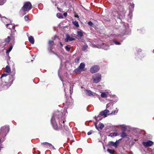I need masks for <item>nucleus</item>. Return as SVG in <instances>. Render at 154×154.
Instances as JSON below:
<instances>
[{"mask_svg": "<svg viewBox=\"0 0 154 154\" xmlns=\"http://www.w3.org/2000/svg\"><path fill=\"white\" fill-rule=\"evenodd\" d=\"M10 41V37L8 36L7 38H6L4 42L5 43V44H4V45H5L6 44H8L9 43ZM3 43H4V42L3 41H2Z\"/></svg>", "mask_w": 154, "mask_h": 154, "instance_id": "obj_21", "label": "nucleus"}, {"mask_svg": "<svg viewBox=\"0 0 154 154\" xmlns=\"http://www.w3.org/2000/svg\"><path fill=\"white\" fill-rule=\"evenodd\" d=\"M67 13L66 12H65V13H64L63 14V15L65 16V17H66L67 15Z\"/></svg>", "mask_w": 154, "mask_h": 154, "instance_id": "obj_47", "label": "nucleus"}, {"mask_svg": "<svg viewBox=\"0 0 154 154\" xmlns=\"http://www.w3.org/2000/svg\"><path fill=\"white\" fill-rule=\"evenodd\" d=\"M99 69V67L98 65H96L92 66L90 71L91 73H94L98 72Z\"/></svg>", "mask_w": 154, "mask_h": 154, "instance_id": "obj_9", "label": "nucleus"}, {"mask_svg": "<svg viewBox=\"0 0 154 154\" xmlns=\"http://www.w3.org/2000/svg\"><path fill=\"white\" fill-rule=\"evenodd\" d=\"M107 151L111 154H112L114 152V150H112L109 149H108L107 150Z\"/></svg>", "mask_w": 154, "mask_h": 154, "instance_id": "obj_34", "label": "nucleus"}, {"mask_svg": "<svg viewBox=\"0 0 154 154\" xmlns=\"http://www.w3.org/2000/svg\"><path fill=\"white\" fill-rule=\"evenodd\" d=\"M75 17H77V18H79V16L77 14H75Z\"/></svg>", "mask_w": 154, "mask_h": 154, "instance_id": "obj_46", "label": "nucleus"}, {"mask_svg": "<svg viewBox=\"0 0 154 154\" xmlns=\"http://www.w3.org/2000/svg\"><path fill=\"white\" fill-rule=\"evenodd\" d=\"M7 26V27L10 29H13V31H11L12 34L14 35V33L16 31V30H14L15 27L14 24H12L11 22V23H10L9 25L8 26Z\"/></svg>", "mask_w": 154, "mask_h": 154, "instance_id": "obj_13", "label": "nucleus"}, {"mask_svg": "<svg viewBox=\"0 0 154 154\" xmlns=\"http://www.w3.org/2000/svg\"><path fill=\"white\" fill-rule=\"evenodd\" d=\"M118 109L116 108V110L113 111L110 114V115H114L115 114V113H117L118 112Z\"/></svg>", "mask_w": 154, "mask_h": 154, "instance_id": "obj_31", "label": "nucleus"}, {"mask_svg": "<svg viewBox=\"0 0 154 154\" xmlns=\"http://www.w3.org/2000/svg\"><path fill=\"white\" fill-rule=\"evenodd\" d=\"M85 91L86 94L89 96H94L95 95V94H96L95 93H93V92L90 90H86Z\"/></svg>", "mask_w": 154, "mask_h": 154, "instance_id": "obj_18", "label": "nucleus"}, {"mask_svg": "<svg viewBox=\"0 0 154 154\" xmlns=\"http://www.w3.org/2000/svg\"><path fill=\"white\" fill-rule=\"evenodd\" d=\"M78 35L80 37H82L83 35V34L82 30L78 31L77 32Z\"/></svg>", "mask_w": 154, "mask_h": 154, "instance_id": "obj_25", "label": "nucleus"}, {"mask_svg": "<svg viewBox=\"0 0 154 154\" xmlns=\"http://www.w3.org/2000/svg\"><path fill=\"white\" fill-rule=\"evenodd\" d=\"M93 132H94L92 130H91L90 131H89L88 133L87 134H88V135H90Z\"/></svg>", "mask_w": 154, "mask_h": 154, "instance_id": "obj_40", "label": "nucleus"}, {"mask_svg": "<svg viewBox=\"0 0 154 154\" xmlns=\"http://www.w3.org/2000/svg\"><path fill=\"white\" fill-rule=\"evenodd\" d=\"M85 65L84 63H81L79 66L74 70V72L75 73H78L84 71L83 69L85 68Z\"/></svg>", "mask_w": 154, "mask_h": 154, "instance_id": "obj_6", "label": "nucleus"}, {"mask_svg": "<svg viewBox=\"0 0 154 154\" xmlns=\"http://www.w3.org/2000/svg\"><path fill=\"white\" fill-rule=\"evenodd\" d=\"M42 144L44 145L45 147H47L48 149H55L54 147L50 143L47 142H45L42 143Z\"/></svg>", "mask_w": 154, "mask_h": 154, "instance_id": "obj_12", "label": "nucleus"}, {"mask_svg": "<svg viewBox=\"0 0 154 154\" xmlns=\"http://www.w3.org/2000/svg\"><path fill=\"white\" fill-rule=\"evenodd\" d=\"M134 3H130V12L129 14L132 15V11L133 10L134 8Z\"/></svg>", "mask_w": 154, "mask_h": 154, "instance_id": "obj_17", "label": "nucleus"}, {"mask_svg": "<svg viewBox=\"0 0 154 154\" xmlns=\"http://www.w3.org/2000/svg\"><path fill=\"white\" fill-rule=\"evenodd\" d=\"M137 140H137H136V139H135V140H135V141H136V140Z\"/></svg>", "mask_w": 154, "mask_h": 154, "instance_id": "obj_52", "label": "nucleus"}, {"mask_svg": "<svg viewBox=\"0 0 154 154\" xmlns=\"http://www.w3.org/2000/svg\"><path fill=\"white\" fill-rule=\"evenodd\" d=\"M92 79L94 83H97L100 82L101 79V75L100 74L97 73L93 75Z\"/></svg>", "mask_w": 154, "mask_h": 154, "instance_id": "obj_3", "label": "nucleus"}, {"mask_svg": "<svg viewBox=\"0 0 154 154\" xmlns=\"http://www.w3.org/2000/svg\"><path fill=\"white\" fill-rule=\"evenodd\" d=\"M117 134L116 132L112 133H110L109 136L112 137L116 136L117 135Z\"/></svg>", "mask_w": 154, "mask_h": 154, "instance_id": "obj_27", "label": "nucleus"}, {"mask_svg": "<svg viewBox=\"0 0 154 154\" xmlns=\"http://www.w3.org/2000/svg\"><path fill=\"white\" fill-rule=\"evenodd\" d=\"M113 42L115 43V44L116 45H120L121 44V43L120 42L115 40H114L113 41Z\"/></svg>", "mask_w": 154, "mask_h": 154, "instance_id": "obj_36", "label": "nucleus"}, {"mask_svg": "<svg viewBox=\"0 0 154 154\" xmlns=\"http://www.w3.org/2000/svg\"><path fill=\"white\" fill-rule=\"evenodd\" d=\"M9 131V128L8 126H5L2 127L0 130V135L2 137L5 134L6 135L8 132Z\"/></svg>", "mask_w": 154, "mask_h": 154, "instance_id": "obj_4", "label": "nucleus"}, {"mask_svg": "<svg viewBox=\"0 0 154 154\" xmlns=\"http://www.w3.org/2000/svg\"><path fill=\"white\" fill-rule=\"evenodd\" d=\"M133 130L135 132H137L138 131V129L137 128H133Z\"/></svg>", "mask_w": 154, "mask_h": 154, "instance_id": "obj_42", "label": "nucleus"}, {"mask_svg": "<svg viewBox=\"0 0 154 154\" xmlns=\"http://www.w3.org/2000/svg\"><path fill=\"white\" fill-rule=\"evenodd\" d=\"M7 76V74L6 73H3L2 74L1 77L0 79H2V78H3L4 77H6Z\"/></svg>", "mask_w": 154, "mask_h": 154, "instance_id": "obj_37", "label": "nucleus"}, {"mask_svg": "<svg viewBox=\"0 0 154 154\" xmlns=\"http://www.w3.org/2000/svg\"><path fill=\"white\" fill-rule=\"evenodd\" d=\"M64 118L62 116V113L58 111L56 112L52 117L51 122L54 128L57 130L62 128L64 126Z\"/></svg>", "mask_w": 154, "mask_h": 154, "instance_id": "obj_1", "label": "nucleus"}, {"mask_svg": "<svg viewBox=\"0 0 154 154\" xmlns=\"http://www.w3.org/2000/svg\"><path fill=\"white\" fill-rule=\"evenodd\" d=\"M127 136V134L125 132H122L121 135V136L123 138L126 137Z\"/></svg>", "mask_w": 154, "mask_h": 154, "instance_id": "obj_28", "label": "nucleus"}, {"mask_svg": "<svg viewBox=\"0 0 154 154\" xmlns=\"http://www.w3.org/2000/svg\"><path fill=\"white\" fill-rule=\"evenodd\" d=\"M54 43V42L53 41H49V44L50 46H51V45Z\"/></svg>", "mask_w": 154, "mask_h": 154, "instance_id": "obj_41", "label": "nucleus"}, {"mask_svg": "<svg viewBox=\"0 0 154 154\" xmlns=\"http://www.w3.org/2000/svg\"><path fill=\"white\" fill-rule=\"evenodd\" d=\"M110 115L109 111L108 110L106 109L103 111L100 112L99 115L96 118V120L99 121L101 119V118H99L101 116H104V117H106L108 115Z\"/></svg>", "mask_w": 154, "mask_h": 154, "instance_id": "obj_5", "label": "nucleus"}, {"mask_svg": "<svg viewBox=\"0 0 154 154\" xmlns=\"http://www.w3.org/2000/svg\"><path fill=\"white\" fill-rule=\"evenodd\" d=\"M13 47L12 46H11L6 51V52L7 53H9L11 51V50L12 48Z\"/></svg>", "mask_w": 154, "mask_h": 154, "instance_id": "obj_32", "label": "nucleus"}, {"mask_svg": "<svg viewBox=\"0 0 154 154\" xmlns=\"http://www.w3.org/2000/svg\"><path fill=\"white\" fill-rule=\"evenodd\" d=\"M51 47V49H53V47Z\"/></svg>", "mask_w": 154, "mask_h": 154, "instance_id": "obj_54", "label": "nucleus"}, {"mask_svg": "<svg viewBox=\"0 0 154 154\" xmlns=\"http://www.w3.org/2000/svg\"><path fill=\"white\" fill-rule=\"evenodd\" d=\"M6 0H1V2L2 3L1 4H2V5L5 2H6Z\"/></svg>", "mask_w": 154, "mask_h": 154, "instance_id": "obj_44", "label": "nucleus"}, {"mask_svg": "<svg viewBox=\"0 0 154 154\" xmlns=\"http://www.w3.org/2000/svg\"><path fill=\"white\" fill-rule=\"evenodd\" d=\"M153 143V142L151 140H148L146 142H143V145L146 147H148L152 146Z\"/></svg>", "mask_w": 154, "mask_h": 154, "instance_id": "obj_11", "label": "nucleus"}, {"mask_svg": "<svg viewBox=\"0 0 154 154\" xmlns=\"http://www.w3.org/2000/svg\"><path fill=\"white\" fill-rule=\"evenodd\" d=\"M75 40V38L71 37L69 35H67L66 38L65 39V41L66 42H68V41H72Z\"/></svg>", "mask_w": 154, "mask_h": 154, "instance_id": "obj_16", "label": "nucleus"}, {"mask_svg": "<svg viewBox=\"0 0 154 154\" xmlns=\"http://www.w3.org/2000/svg\"><path fill=\"white\" fill-rule=\"evenodd\" d=\"M60 44L61 47H62L63 46V45L62 44L61 42H60Z\"/></svg>", "mask_w": 154, "mask_h": 154, "instance_id": "obj_50", "label": "nucleus"}, {"mask_svg": "<svg viewBox=\"0 0 154 154\" xmlns=\"http://www.w3.org/2000/svg\"><path fill=\"white\" fill-rule=\"evenodd\" d=\"M2 147H0V150H1Z\"/></svg>", "mask_w": 154, "mask_h": 154, "instance_id": "obj_53", "label": "nucleus"}, {"mask_svg": "<svg viewBox=\"0 0 154 154\" xmlns=\"http://www.w3.org/2000/svg\"><path fill=\"white\" fill-rule=\"evenodd\" d=\"M1 17V15L0 14V17Z\"/></svg>", "mask_w": 154, "mask_h": 154, "instance_id": "obj_55", "label": "nucleus"}, {"mask_svg": "<svg viewBox=\"0 0 154 154\" xmlns=\"http://www.w3.org/2000/svg\"><path fill=\"white\" fill-rule=\"evenodd\" d=\"M14 80V79L13 76L12 75H10L9 76V80L8 82H7V84L4 86V89H8L13 83Z\"/></svg>", "mask_w": 154, "mask_h": 154, "instance_id": "obj_7", "label": "nucleus"}, {"mask_svg": "<svg viewBox=\"0 0 154 154\" xmlns=\"http://www.w3.org/2000/svg\"><path fill=\"white\" fill-rule=\"evenodd\" d=\"M127 128V126L125 125H122V130L123 131H125L126 129Z\"/></svg>", "mask_w": 154, "mask_h": 154, "instance_id": "obj_35", "label": "nucleus"}, {"mask_svg": "<svg viewBox=\"0 0 154 154\" xmlns=\"http://www.w3.org/2000/svg\"><path fill=\"white\" fill-rule=\"evenodd\" d=\"M95 127H96V128L97 129L98 128H97V126L96 123H95Z\"/></svg>", "mask_w": 154, "mask_h": 154, "instance_id": "obj_49", "label": "nucleus"}, {"mask_svg": "<svg viewBox=\"0 0 154 154\" xmlns=\"http://www.w3.org/2000/svg\"><path fill=\"white\" fill-rule=\"evenodd\" d=\"M57 55L60 59L61 63L62 62V60L61 58L60 57H59L58 55Z\"/></svg>", "mask_w": 154, "mask_h": 154, "instance_id": "obj_48", "label": "nucleus"}, {"mask_svg": "<svg viewBox=\"0 0 154 154\" xmlns=\"http://www.w3.org/2000/svg\"><path fill=\"white\" fill-rule=\"evenodd\" d=\"M29 41L32 44H34V40L32 36H30L29 37Z\"/></svg>", "mask_w": 154, "mask_h": 154, "instance_id": "obj_19", "label": "nucleus"}, {"mask_svg": "<svg viewBox=\"0 0 154 154\" xmlns=\"http://www.w3.org/2000/svg\"><path fill=\"white\" fill-rule=\"evenodd\" d=\"M88 24L89 25L91 26H92L93 25V23L91 21H89L88 22Z\"/></svg>", "mask_w": 154, "mask_h": 154, "instance_id": "obj_38", "label": "nucleus"}, {"mask_svg": "<svg viewBox=\"0 0 154 154\" xmlns=\"http://www.w3.org/2000/svg\"><path fill=\"white\" fill-rule=\"evenodd\" d=\"M104 126V125L102 123H100L99 125V128L100 129H102Z\"/></svg>", "mask_w": 154, "mask_h": 154, "instance_id": "obj_33", "label": "nucleus"}, {"mask_svg": "<svg viewBox=\"0 0 154 154\" xmlns=\"http://www.w3.org/2000/svg\"><path fill=\"white\" fill-rule=\"evenodd\" d=\"M111 105V103H107L106 105V108H108L110 106V105Z\"/></svg>", "mask_w": 154, "mask_h": 154, "instance_id": "obj_43", "label": "nucleus"}, {"mask_svg": "<svg viewBox=\"0 0 154 154\" xmlns=\"http://www.w3.org/2000/svg\"><path fill=\"white\" fill-rule=\"evenodd\" d=\"M64 91H65V93L66 92V89L65 88V87H64Z\"/></svg>", "mask_w": 154, "mask_h": 154, "instance_id": "obj_51", "label": "nucleus"}, {"mask_svg": "<svg viewBox=\"0 0 154 154\" xmlns=\"http://www.w3.org/2000/svg\"><path fill=\"white\" fill-rule=\"evenodd\" d=\"M88 47V46L87 45H85L82 46V50L84 51H85Z\"/></svg>", "mask_w": 154, "mask_h": 154, "instance_id": "obj_30", "label": "nucleus"}, {"mask_svg": "<svg viewBox=\"0 0 154 154\" xmlns=\"http://www.w3.org/2000/svg\"><path fill=\"white\" fill-rule=\"evenodd\" d=\"M121 139H120V140ZM119 140H117L115 142L112 141H109V146H114L115 147H116L119 145Z\"/></svg>", "mask_w": 154, "mask_h": 154, "instance_id": "obj_14", "label": "nucleus"}, {"mask_svg": "<svg viewBox=\"0 0 154 154\" xmlns=\"http://www.w3.org/2000/svg\"><path fill=\"white\" fill-rule=\"evenodd\" d=\"M73 23L76 27H78L79 26V24L77 21H75L73 22Z\"/></svg>", "mask_w": 154, "mask_h": 154, "instance_id": "obj_29", "label": "nucleus"}, {"mask_svg": "<svg viewBox=\"0 0 154 154\" xmlns=\"http://www.w3.org/2000/svg\"><path fill=\"white\" fill-rule=\"evenodd\" d=\"M109 46L108 45L103 43L101 45V48L105 50H107L109 48Z\"/></svg>", "mask_w": 154, "mask_h": 154, "instance_id": "obj_20", "label": "nucleus"}, {"mask_svg": "<svg viewBox=\"0 0 154 154\" xmlns=\"http://www.w3.org/2000/svg\"><path fill=\"white\" fill-rule=\"evenodd\" d=\"M57 17L61 19L63 18V15L60 13H58L57 14Z\"/></svg>", "mask_w": 154, "mask_h": 154, "instance_id": "obj_23", "label": "nucleus"}, {"mask_svg": "<svg viewBox=\"0 0 154 154\" xmlns=\"http://www.w3.org/2000/svg\"><path fill=\"white\" fill-rule=\"evenodd\" d=\"M71 48V47L70 45H67L65 47V49L67 51H70Z\"/></svg>", "mask_w": 154, "mask_h": 154, "instance_id": "obj_26", "label": "nucleus"}, {"mask_svg": "<svg viewBox=\"0 0 154 154\" xmlns=\"http://www.w3.org/2000/svg\"><path fill=\"white\" fill-rule=\"evenodd\" d=\"M32 8V5L29 2H25L24 5L20 11V12L22 11L24 12V14H26Z\"/></svg>", "mask_w": 154, "mask_h": 154, "instance_id": "obj_2", "label": "nucleus"}, {"mask_svg": "<svg viewBox=\"0 0 154 154\" xmlns=\"http://www.w3.org/2000/svg\"><path fill=\"white\" fill-rule=\"evenodd\" d=\"M28 16L27 15H25L24 16V19L26 21H27L28 20Z\"/></svg>", "mask_w": 154, "mask_h": 154, "instance_id": "obj_39", "label": "nucleus"}, {"mask_svg": "<svg viewBox=\"0 0 154 154\" xmlns=\"http://www.w3.org/2000/svg\"><path fill=\"white\" fill-rule=\"evenodd\" d=\"M108 94V92H102L101 94V96L102 97L105 98L107 97Z\"/></svg>", "mask_w": 154, "mask_h": 154, "instance_id": "obj_22", "label": "nucleus"}, {"mask_svg": "<svg viewBox=\"0 0 154 154\" xmlns=\"http://www.w3.org/2000/svg\"><path fill=\"white\" fill-rule=\"evenodd\" d=\"M3 42H2V41L1 40H0V46H1V45H2Z\"/></svg>", "mask_w": 154, "mask_h": 154, "instance_id": "obj_45", "label": "nucleus"}, {"mask_svg": "<svg viewBox=\"0 0 154 154\" xmlns=\"http://www.w3.org/2000/svg\"><path fill=\"white\" fill-rule=\"evenodd\" d=\"M11 71V69L9 67L7 66L5 68V72H6L9 73Z\"/></svg>", "mask_w": 154, "mask_h": 154, "instance_id": "obj_24", "label": "nucleus"}, {"mask_svg": "<svg viewBox=\"0 0 154 154\" xmlns=\"http://www.w3.org/2000/svg\"><path fill=\"white\" fill-rule=\"evenodd\" d=\"M60 80H61V81L63 82V86H64L66 85H68V86H70L69 90L70 94H72L73 92L72 90H73V85H72V88H71V87L70 85V84L69 82L67 81L66 80H64L63 79L61 78H60Z\"/></svg>", "mask_w": 154, "mask_h": 154, "instance_id": "obj_8", "label": "nucleus"}, {"mask_svg": "<svg viewBox=\"0 0 154 154\" xmlns=\"http://www.w3.org/2000/svg\"><path fill=\"white\" fill-rule=\"evenodd\" d=\"M1 20L3 23L6 25V26H8L10 23H11V20L7 19L5 17H1Z\"/></svg>", "mask_w": 154, "mask_h": 154, "instance_id": "obj_10", "label": "nucleus"}, {"mask_svg": "<svg viewBox=\"0 0 154 154\" xmlns=\"http://www.w3.org/2000/svg\"><path fill=\"white\" fill-rule=\"evenodd\" d=\"M125 32L124 33L125 35H129L131 32V29L128 27V25L125 26Z\"/></svg>", "mask_w": 154, "mask_h": 154, "instance_id": "obj_15", "label": "nucleus"}]
</instances>
